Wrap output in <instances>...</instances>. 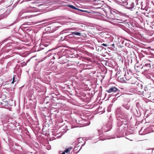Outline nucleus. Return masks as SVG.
<instances>
[{
    "instance_id": "nucleus-31",
    "label": "nucleus",
    "mask_w": 154,
    "mask_h": 154,
    "mask_svg": "<svg viewBox=\"0 0 154 154\" xmlns=\"http://www.w3.org/2000/svg\"><path fill=\"white\" fill-rule=\"evenodd\" d=\"M48 41H46L45 42V43H46L47 44H48Z\"/></svg>"
},
{
    "instance_id": "nucleus-15",
    "label": "nucleus",
    "mask_w": 154,
    "mask_h": 154,
    "mask_svg": "<svg viewBox=\"0 0 154 154\" xmlns=\"http://www.w3.org/2000/svg\"><path fill=\"white\" fill-rule=\"evenodd\" d=\"M69 7H70V8L73 9H77V10H79V9H77V8H76V7H75V6H74L72 5H67ZM80 11H84V12H87V11H84L82 10H80Z\"/></svg>"
},
{
    "instance_id": "nucleus-30",
    "label": "nucleus",
    "mask_w": 154,
    "mask_h": 154,
    "mask_svg": "<svg viewBox=\"0 0 154 154\" xmlns=\"http://www.w3.org/2000/svg\"><path fill=\"white\" fill-rule=\"evenodd\" d=\"M52 59H55V57H53Z\"/></svg>"
},
{
    "instance_id": "nucleus-10",
    "label": "nucleus",
    "mask_w": 154,
    "mask_h": 154,
    "mask_svg": "<svg viewBox=\"0 0 154 154\" xmlns=\"http://www.w3.org/2000/svg\"><path fill=\"white\" fill-rule=\"evenodd\" d=\"M96 1H90L87 0V9H89V8L88 7H92L93 6L92 5H94V4H95Z\"/></svg>"
},
{
    "instance_id": "nucleus-23",
    "label": "nucleus",
    "mask_w": 154,
    "mask_h": 154,
    "mask_svg": "<svg viewBox=\"0 0 154 154\" xmlns=\"http://www.w3.org/2000/svg\"><path fill=\"white\" fill-rule=\"evenodd\" d=\"M60 63H65V61H60Z\"/></svg>"
},
{
    "instance_id": "nucleus-5",
    "label": "nucleus",
    "mask_w": 154,
    "mask_h": 154,
    "mask_svg": "<svg viewBox=\"0 0 154 154\" xmlns=\"http://www.w3.org/2000/svg\"><path fill=\"white\" fill-rule=\"evenodd\" d=\"M3 125H4L3 129L4 130H7L8 131H10L12 130L11 126V123H8L7 125L5 124V123H3Z\"/></svg>"
},
{
    "instance_id": "nucleus-21",
    "label": "nucleus",
    "mask_w": 154,
    "mask_h": 154,
    "mask_svg": "<svg viewBox=\"0 0 154 154\" xmlns=\"http://www.w3.org/2000/svg\"><path fill=\"white\" fill-rule=\"evenodd\" d=\"M15 76V75H14V77L13 78V81L11 82V84H13L14 82V79H15V77L14 76Z\"/></svg>"
},
{
    "instance_id": "nucleus-27",
    "label": "nucleus",
    "mask_w": 154,
    "mask_h": 154,
    "mask_svg": "<svg viewBox=\"0 0 154 154\" xmlns=\"http://www.w3.org/2000/svg\"><path fill=\"white\" fill-rule=\"evenodd\" d=\"M128 80H130V81L132 80V79L131 77V78L129 79H128Z\"/></svg>"
},
{
    "instance_id": "nucleus-3",
    "label": "nucleus",
    "mask_w": 154,
    "mask_h": 154,
    "mask_svg": "<svg viewBox=\"0 0 154 154\" xmlns=\"http://www.w3.org/2000/svg\"><path fill=\"white\" fill-rule=\"evenodd\" d=\"M83 138H80L77 139L76 142L75 147L78 148L80 146V148L79 150H80L83 146L86 143V140Z\"/></svg>"
},
{
    "instance_id": "nucleus-1",
    "label": "nucleus",
    "mask_w": 154,
    "mask_h": 154,
    "mask_svg": "<svg viewBox=\"0 0 154 154\" xmlns=\"http://www.w3.org/2000/svg\"><path fill=\"white\" fill-rule=\"evenodd\" d=\"M94 55L88 53L87 52V67L88 66H91V67H87V70L90 69H91V71H88L87 73H88V76H89L91 77L90 80H91L92 78H93V74L95 72L94 71L92 70L93 67L94 66L95 63L94 62ZM88 76L87 75V76Z\"/></svg>"
},
{
    "instance_id": "nucleus-4",
    "label": "nucleus",
    "mask_w": 154,
    "mask_h": 154,
    "mask_svg": "<svg viewBox=\"0 0 154 154\" xmlns=\"http://www.w3.org/2000/svg\"><path fill=\"white\" fill-rule=\"evenodd\" d=\"M116 15V14L115 13V14H114L110 12L108 17L110 20H113L114 22H119L117 21L119 20L116 18V17L115 16Z\"/></svg>"
},
{
    "instance_id": "nucleus-25",
    "label": "nucleus",
    "mask_w": 154,
    "mask_h": 154,
    "mask_svg": "<svg viewBox=\"0 0 154 154\" xmlns=\"http://www.w3.org/2000/svg\"><path fill=\"white\" fill-rule=\"evenodd\" d=\"M50 146H49V147H48V148H47V149L48 150H49L50 149Z\"/></svg>"
},
{
    "instance_id": "nucleus-18",
    "label": "nucleus",
    "mask_w": 154,
    "mask_h": 154,
    "mask_svg": "<svg viewBox=\"0 0 154 154\" xmlns=\"http://www.w3.org/2000/svg\"><path fill=\"white\" fill-rule=\"evenodd\" d=\"M72 149V147H69L68 148H67V149H66L65 150L64 152H65L68 153L69 150H71Z\"/></svg>"
},
{
    "instance_id": "nucleus-26",
    "label": "nucleus",
    "mask_w": 154,
    "mask_h": 154,
    "mask_svg": "<svg viewBox=\"0 0 154 154\" xmlns=\"http://www.w3.org/2000/svg\"><path fill=\"white\" fill-rule=\"evenodd\" d=\"M91 34L90 35V36H91V37H93V35L91 33H90Z\"/></svg>"
},
{
    "instance_id": "nucleus-7",
    "label": "nucleus",
    "mask_w": 154,
    "mask_h": 154,
    "mask_svg": "<svg viewBox=\"0 0 154 154\" xmlns=\"http://www.w3.org/2000/svg\"><path fill=\"white\" fill-rule=\"evenodd\" d=\"M119 91V89L115 87H112L107 90V92L109 93H111L112 92H116Z\"/></svg>"
},
{
    "instance_id": "nucleus-32",
    "label": "nucleus",
    "mask_w": 154,
    "mask_h": 154,
    "mask_svg": "<svg viewBox=\"0 0 154 154\" xmlns=\"http://www.w3.org/2000/svg\"><path fill=\"white\" fill-rule=\"evenodd\" d=\"M129 83H131V84H133L134 83H133V82H130Z\"/></svg>"
},
{
    "instance_id": "nucleus-14",
    "label": "nucleus",
    "mask_w": 154,
    "mask_h": 154,
    "mask_svg": "<svg viewBox=\"0 0 154 154\" xmlns=\"http://www.w3.org/2000/svg\"><path fill=\"white\" fill-rule=\"evenodd\" d=\"M88 43H90L91 45H92V44L93 43V42L91 40H87V48L88 47L91 49H93V48L92 47L88 45Z\"/></svg>"
},
{
    "instance_id": "nucleus-37",
    "label": "nucleus",
    "mask_w": 154,
    "mask_h": 154,
    "mask_svg": "<svg viewBox=\"0 0 154 154\" xmlns=\"http://www.w3.org/2000/svg\"><path fill=\"white\" fill-rule=\"evenodd\" d=\"M93 107V106H92V107H91V108H92Z\"/></svg>"
},
{
    "instance_id": "nucleus-9",
    "label": "nucleus",
    "mask_w": 154,
    "mask_h": 154,
    "mask_svg": "<svg viewBox=\"0 0 154 154\" xmlns=\"http://www.w3.org/2000/svg\"><path fill=\"white\" fill-rule=\"evenodd\" d=\"M8 101L5 100H2V102L1 103V107H7L8 106Z\"/></svg>"
},
{
    "instance_id": "nucleus-12",
    "label": "nucleus",
    "mask_w": 154,
    "mask_h": 154,
    "mask_svg": "<svg viewBox=\"0 0 154 154\" xmlns=\"http://www.w3.org/2000/svg\"><path fill=\"white\" fill-rule=\"evenodd\" d=\"M92 97L93 95L92 94L89 93L88 94H87V102H90L91 101Z\"/></svg>"
},
{
    "instance_id": "nucleus-11",
    "label": "nucleus",
    "mask_w": 154,
    "mask_h": 154,
    "mask_svg": "<svg viewBox=\"0 0 154 154\" xmlns=\"http://www.w3.org/2000/svg\"><path fill=\"white\" fill-rule=\"evenodd\" d=\"M94 13L95 12L94 11L88 9L87 10V17H93L94 16L93 14H94Z\"/></svg>"
},
{
    "instance_id": "nucleus-36",
    "label": "nucleus",
    "mask_w": 154,
    "mask_h": 154,
    "mask_svg": "<svg viewBox=\"0 0 154 154\" xmlns=\"http://www.w3.org/2000/svg\"><path fill=\"white\" fill-rule=\"evenodd\" d=\"M122 122H123V120H122Z\"/></svg>"
},
{
    "instance_id": "nucleus-16",
    "label": "nucleus",
    "mask_w": 154,
    "mask_h": 154,
    "mask_svg": "<svg viewBox=\"0 0 154 154\" xmlns=\"http://www.w3.org/2000/svg\"><path fill=\"white\" fill-rule=\"evenodd\" d=\"M72 34H74L75 35L80 36L81 34L79 32H72Z\"/></svg>"
},
{
    "instance_id": "nucleus-35",
    "label": "nucleus",
    "mask_w": 154,
    "mask_h": 154,
    "mask_svg": "<svg viewBox=\"0 0 154 154\" xmlns=\"http://www.w3.org/2000/svg\"><path fill=\"white\" fill-rule=\"evenodd\" d=\"M89 107H87V109H89Z\"/></svg>"
},
{
    "instance_id": "nucleus-29",
    "label": "nucleus",
    "mask_w": 154,
    "mask_h": 154,
    "mask_svg": "<svg viewBox=\"0 0 154 154\" xmlns=\"http://www.w3.org/2000/svg\"><path fill=\"white\" fill-rule=\"evenodd\" d=\"M65 152H63L61 154H65Z\"/></svg>"
},
{
    "instance_id": "nucleus-2",
    "label": "nucleus",
    "mask_w": 154,
    "mask_h": 154,
    "mask_svg": "<svg viewBox=\"0 0 154 154\" xmlns=\"http://www.w3.org/2000/svg\"><path fill=\"white\" fill-rule=\"evenodd\" d=\"M12 119L8 116H6L5 119L2 120V123H7L10 122L12 130H14L17 127V126L18 125V124L16 122H12Z\"/></svg>"
},
{
    "instance_id": "nucleus-8",
    "label": "nucleus",
    "mask_w": 154,
    "mask_h": 154,
    "mask_svg": "<svg viewBox=\"0 0 154 154\" xmlns=\"http://www.w3.org/2000/svg\"><path fill=\"white\" fill-rule=\"evenodd\" d=\"M41 0H23V2H26L28 1H31V3L32 4L34 3H38L42 2L41 1ZM42 2H45V1H43Z\"/></svg>"
},
{
    "instance_id": "nucleus-17",
    "label": "nucleus",
    "mask_w": 154,
    "mask_h": 154,
    "mask_svg": "<svg viewBox=\"0 0 154 154\" xmlns=\"http://www.w3.org/2000/svg\"><path fill=\"white\" fill-rule=\"evenodd\" d=\"M33 15H31L30 16H25L24 17H22V19H27V18H29L31 17H32L33 16Z\"/></svg>"
},
{
    "instance_id": "nucleus-24",
    "label": "nucleus",
    "mask_w": 154,
    "mask_h": 154,
    "mask_svg": "<svg viewBox=\"0 0 154 154\" xmlns=\"http://www.w3.org/2000/svg\"><path fill=\"white\" fill-rule=\"evenodd\" d=\"M23 13V12H20L19 14V15L20 16Z\"/></svg>"
},
{
    "instance_id": "nucleus-20",
    "label": "nucleus",
    "mask_w": 154,
    "mask_h": 154,
    "mask_svg": "<svg viewBox=\"0 0 154 154\" xmlns=\"http://www.w3.org/2000/svg\"><path fill=\"white\" fill-rule=\"evenodd\" d=\"M150 60H144V61H143V63H144V64H145V63H147L148 62H150Z\"/></svg>"
},
{
    "instance_id": "nucleus-13",
    "label": "nucleus",
    "mask_w": 154,
    "mask_h": 154,
    "mask_svg": "<svg viewBox=\"0 0 154 154\" xmlns=\"http://www.w3.org/2000/svg\"><path fill=\"white\" fill-rule=\"evenodd\" d=\"M62 53V52H58L57 54V55H56L57 56H58L57 58L58 59H60L61 58H65V56H62L61 55Z\"/></svg>"
},
{
    "instance_id": "nucleus-22",
    "label": "nucleus",
    "mask_w": 154,
    "mask_h": 154,
    "mask_svg": "<svg viewBox=\"0 0 154 154\" xmlns=\"http://www.w3.org/2000/svg\"><path fill=\"white\" fill-rule=\"evenodd\" d=\"M102 45H103V46H104L105 47H107V45L106 44H104V43L103 44H102Z\"/></svg>"
},
{
    "instance_id": "nucleus-28",
    "label": "nucleus",
    "mask_w": 154,
    "mask_h": 154,
    "mask_svg": "<svg viewBox=\"0 0 154 154\" xmlns=\"http://www.w3.org/2000/svg\"><path fill=\"white\" fill-rule=\"evenodd\" d=\"M27 12H32V11H27Z\"/></svg>"
},
{
    "instance_id": "nucleus-34",
    "label": "nucleus",
    "mask_w": 154,
    "mask_h": 154,
    "mask_svg": "<svg viewBox=\"0 0 154 154\" xmlns=\"http://www.w3.org/2000/svg\"><path fill=\"white\" fill-rule=\"evenodd\" d=\"M1 102H0V106L1 105Z\"/></svg>"
},
{
    "instance_id": "nucleus-19",
    "label": "nucleus",
    "mask_w": 154,
    "mask_h": 154,
    "mask_svg": "<svg viewBox=\"0 0 154 154\" xmlns=\"http://www.w3.org/2000/svg\"><path fill=\"white\" fill-rule=\"evenodd\" d=\"M50 44V42H48V44H47L46 43H43V45L45 47H47Z\"/></svg>"
},
{
    "instance_id": "nucleus-33",
    "label": "nucleus",
    "mask_w": 154,
    "mask_h": 154,
    "mask_svg": "<svg viewBox=\"0 0 154 154\" xmlns=\"http://www.w3.org/2000/svg\"><path fill=\"white\" fill-rule=\"evenodd\" d=\"M90 123H89V124H88L87 123V125L88 126V125H90Z\"/></svg>"
},
{
    "instance_id": "nucleus-6",
    "label": "nucleus",
    "mask_w": 154,
    "mask_h": 154,
    "mask_svg": "<svg viewBox=\"0 0 154 154\" xmlns=\"http://www.w3.org/2000/svg\"><path fill=\"white\" fill-rule=\"evenodd\" d=\"M151 68V65L150 64L146 63H145V65H143L142 68L143 69L144 71H149L150 70Z\"/></svg>"
}]
</instances>
